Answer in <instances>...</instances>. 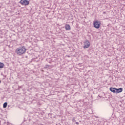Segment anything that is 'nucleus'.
Masks as SVG:
<instances>
[{
	"label": "nucleus",
	"instance_id": "obj_1",
	"mask_svg": "<svg viewBox=\"0 0 125 125\" xmlns=\"http://www.w3.org/2000/svg\"><path fill=\"white\" fill-rule=\"evenodd\" d=\"M26 50L27 49L25 46H22L17 49V53L18 55H22V54H24L26 52Z\"/></svg>",
	"mask_w": 125,
	"mask_h": 125
},
{
	"label": "nucleus",
	"instance_id": "obj_2",
	"mask_svg": "<svg viewBox=\"0 0 125 125\" xmlns=\"http://www.w3.org/2000/svg\"><path fill=\"white\" fill-rule=\"evenodd\" d=\"M101 25V22L99 21H96L93 22V26L96 29H99L100 28V26Z\"/></svg>",
	"mask_w": 125,
	"mask_h": 125
},
{
	"label": "nucleus",
	"instance_id": "obj_3",
	"mask_svg": "<svg viewBox=\"0 0 125 125\" xmlns=\"http://www.w3.org/2000/svg\"><path fill=\"white\" fill-rule=\"evenodd\" d=\"M20 3L22 5H29V3H30V2L28 0H21L20 1Z\"/></svg>",
	"mask_w": 125,
	"mask_h": 125
},
{
	"label": "nucleus",
	"instance_id": "obj_4",
	"mask_svg": "<svg viewBox=\"0 0 125 125\" xmlns=\"http://www.w3.org/2000/svg\"><path fill=\"white\" fill-rule=\"evenodd\" d=\"M90 46V43L89 41H86L84 43L83 48H88Z\"/></svg>",
	"mask_w": 125,
	"mask_h": 125
},
{
	"label": "nucleus",
	"instance_id": "obj_5",
	"mask_svg": "<svg viewBox=\"0 0 125 125\" xmlns=\"http://www.w3.org/2000/svg\"><path fill=\"white\" fill-rule=\"evenodd\" d=\"M110 91H111L112 92H113V93H116V89L117 88H113V87H110L109 88Z\"/></svg>",
	"mask_w": 125,
	"mask_h": 125
},
{
	"label": "nucleus",
	"instance_id": "obj_6",
	"mask_svg": "<svg viewBox=\"0 0 125 125\" xmlns=\"http://www.w3.org/2000/svg\"><path fill=\"white\" fill-rule=\"evenodd\" d=\"M123 91V88H116V93H120Z\"/></svg>",
	"mask_w": 125,
	"mask_h": 125
},
{
	"label": "nucleus",
	"instance_id": "obj_7",
	"mask_svg": "<svg viewBox=\"0 0 125 125\" xmlns=\"http://www.w3.org/2000/svg\"><path fill=\"white\" fill-rule=\"evenodd\" d=\"M65 30H71V26L69 24H66L65 26Z\"/></svg>",
	"mask_w": 125,
	"mask_h": 125
},
{
	"label": "nucleus",
	"instance_id": "obj_8",
	"mask_svg": "<svg viewBox=\"0 0 125 125\" xmlns=\"http://www.w3.org/2000/svg\"><path fill=\"white\" fill-rule=\"evenodd\" d=\"M4 67V64L2 62H0V68L1 69L2 68H3Z\"/></svg>",
	"mask_w": 125,
	"mask_h": 125
},
{
	"label": "nucleus",
	"instance_id": "obj_9",
	"mask_svg": "<svg viewBox=\"0 0 125 125\" xmlns=\"http://www.w3.org/2000/svg\"><path fill=\"white\" fill-rule=\"evenodd\" d=\"M6 107H7V103L6 102L3 104V107L6 108Z\"/></svg>",
	"mask_w": 125,
	"mask_h": 125
},
{
	"label": "nucleus",
	"instance_id": "obj_10",
	"mask_svg": "<svg viewBox=\"0 0 125 125\" xmlns=\"http://www.w3.org/2000/svg\"><path fill=\"white\" fill-rule=\"evenodd\" d=\"M73 122H76V120H75V118H73V120H72Z\"/></svg>",
	"mask_w": 125,
	"mask_h": 125
},
{
	"label": "nucleus",
	"instance_id": "obj_11",
	"mask_svg": "<svg viewBox=\"0 0 125 125\" xmlns=\"http://www.w3.org/2000/svg\"><path fill=\"white\" fill-rule=\"evenodd\" d=\"M76 125H79V122H76Z\"/></svg>",
	"mask_w": 125,
	"mask_h": 125
}]
</instances>
